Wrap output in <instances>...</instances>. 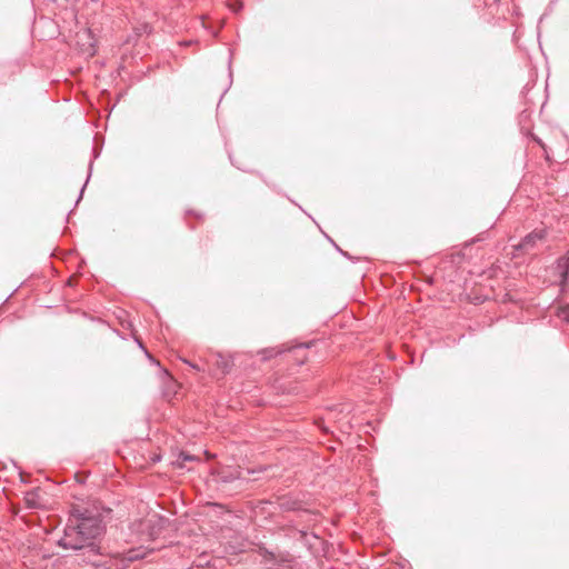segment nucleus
Listing matches in <instances>:
<instances>
[{
    "label": "nucleus",
    "mask_w": 569,
    "mask_h": 569,
    "mask_svg": "<svg viewBox=\"0 0 569 569\" xmlns=\"http://www.w3.org/2000/svg\"><path fill=\"white\" fill-rule=\"evenodd\" d=\"M234 12H238L242 8V3L239 2L237 7H231Z\"/></svg>",
    "instance_id": "nucleus-7"
},
{
    "label": "nucleus",
    "mask_w": 569,
    "mask_h": 569,
    "mask_svg": "<svg viewBox=\"0 0 569 569\" xmlns=\"http://www.w3.org/2000/svg\"><path fill=\"white\" fill-rule=\"evenodd\" d=\"M184 360L186 363L192 366L193 368H196V366L193 363H191L187 358H182Z\"/></svg>",
    "instance_id": "nucleus-9"
},
{
    "label": "nucleus",
    "mask_w": 569,
    "mask_h": 569,
    "mask_svg": "<svg viewBox=\"0 0 569 569\" xmlns=\"http://www.w3.org/2000/svg\"><path fill=\"white\" fill-rule=\"evenodd\" d=\"M546 237V231L543 229L541 230H535L531 233L527 234L522 241L519 243L518 248L522 250H528L537 243V241L543 240Z\"/></svg>",
    "instance_id": "nucleus-2"
},
{
    "label": "nucleus",
    "mask_w": 569,
    "mask_h": 569,
    "mask_svg": "<svg viewBox=\"0 0 569 569\" xmlns=\"http://www.w3.org/2000/svg\"><path fill=\"white\" fill-rule=\"evenodd\" d=\"M180 458L182 459V461L178 460L177 463L179 467H183V462L184 461H191L193 460V457L192 456H189V455H184V453H181Z\"/></svg>",
    "instance_id": "nucleus-5"
},
{
    "label": "nucleus",
    "mask_w": 569,
    "mask_h": 569,
    "mask_svg": "<svg viewBox=\"0 0 569 569\" xmlns=\"http://www.w3.org/2000/svg\"><path fill=\"white\" fill-rule=\"evenodd\" d=\"M568 261H569V258H560L558 261L559 268L566 267V269H568Z\"/></svg>",
    "instance_id": "nucleus-6"
},
{
    "label": "nucleus",
    "mask_w": 569,
    "mask_h": 569,
    "mask_svg": "<svg viewBox=\"0 0 569 569\" xmlns=\"http://www.w3.org/2000/svg\"><path fill=\"white\" fill-rule=\"evenodd\" d=\"M556 315L558 319L569 323V305L558 307Z\"/></svg>",
    "instance_id": "nucleus-4"
},
{
    "label": "nucleus",
    "mask_w": 569,
    "mask_h": 569,
    "mask_svg": "<svg viewBox=\"0 0 569 569\" xmlns=\"http://www.w3.org/2000/svg\"><path fill=\"white\" fill-rule=\"evenodd\" d=\"M101 520L96 516H84L78 511L72 513L59 545L66 549H82L102 533Z\"/></svg>",
    "instance_id": "nucleus-1"
},
{
    "label": "nucleus",
    "mask_w": 569,
    "mask_h": 569,
    "mask_svg": "<svg viewBox=\"0 0 569 569\" xmlns=\"http://www.w3.org/2000/svg\"><path fill=\"white\" fill-rule=\"evenodd\" d=\"M139 347L141 350L146 353L147 357H150L151 355L144 349V347L139 342Z\"/></svg>",
    "instance_id": "nucleus-8"
},
{
    "label": "nucleus",
    "mask_w": 569,
    "mask_h": 569,
    "mask_svg": "<svg viewBox=\"0 0 569 569\" xmlns=\"http://www.w3.org/2000/svg\"><path fill=\"white\" fill-rule=\"evenodd\" d=\"M317 343L311 341L308 343H296V345H284L280 350H278V355L286 353V352H299L305 349H310L311 347H315Z\"/></svg>",
    "instance_id": "nucleus-3"
}]
</instances>
